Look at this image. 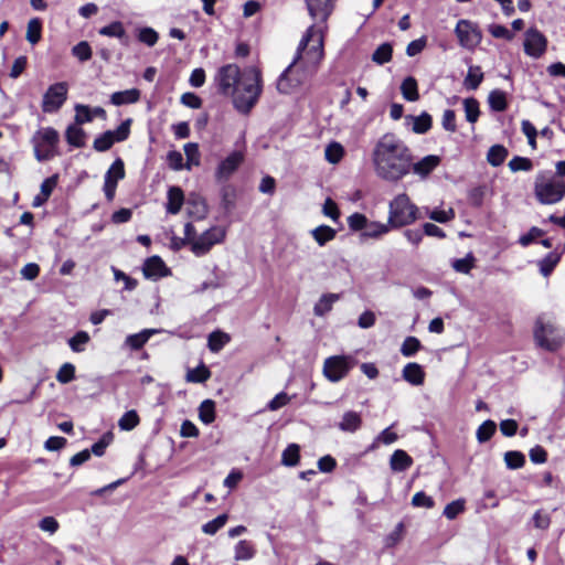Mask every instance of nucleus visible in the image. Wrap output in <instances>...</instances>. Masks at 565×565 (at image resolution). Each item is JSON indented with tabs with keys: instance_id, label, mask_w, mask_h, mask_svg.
<instances>
[{
	"instance_id": "c756f323",
	"label": "nucleus",
	"mask_w": 565,
	"mask_h": 565,
	"mask_svg": "<svg viewBox=\"0 0 565 565\" xmlns=\"http://www.w3.org/2000/svg\"><path fill=\"white\" fill-rule=\"evenodd\" d=\"M188 213L195 218H203L207 213V207L200 196L190 198L188 201Z\"/></svg>"
},
{
	"instance_id": "f03ea898",
	"label": "nucleus",
	"mask_w": 565,
	"mask_h": 565,
	"mask_svg": "<svg viewBox=\"0 0 565 565\" xmlns=\"http://www.w3.org/2000/svg\"><path fill=\"white\" fill-rule=\"evenodd\" d=\"M323 57V35L316 25H310L297 47L290 65L277 81V89L289 94L312 75Z\"/></svg>"
},
{
	"instance_id": "13d9d810",
	"label": "nucleus",
	"mask_w": 565,
	"mask_h": 565,
	"mask_svg": "<svg viewBox=\"0 0 565 565\" xmlns=\"http://www.w3.org/2000/svg\"><path fill=\"white\" fill-rule=\"evenodd\" d=\"M75 122L77 125H83L85 122H89L93 120V113H92V109L86 106V105H82V104H77L75 106Z\"/></svg>"
},
{
	"instance_id": "c85d7f7f",
	"label": "nucleus",
	"mask_w": 565,
	"mask_h": 565,
	"mask_svg": "<svg viewBox=\"0 0 565 565\" xmlns=\"http://www.w3.org/2000/svg\"><path fill=\"white\" fill-rule=\"evenodd\" d=\"M339 299L337 294L323 295L315 305L313 312L318 317L324 316L332 309L333 303Z\"/></svg>"
},
{
	"instance_id": "393cba45",
	"label": "nucleus",
	"mask_w": 565,
	"mask_h": 565,
	"mask_svg": "<svg viewBox=\"0 0 565 565\" xmlns=\"http://www.w3.org/2000/svg\"><path fill=\"white\" fill-rule=\"evenodd\" d=\"M391 230H394L393 226L390 224V221L387 220L386 223L381 222H369L365 227V231L363 232V236L371 237V238H379L384 234H387Z\"/></svg>"
},
{
	"instance_id": "8fccbe9b",
	"label": "nucleus",
	"mask_w": 565,
	"mask_h": 565,
	"mask_svg": "<svg viewBox=\"0 0 565 565\" xmlns=\"http://www.w3.org/2000/svg\"><path fill=\"white\" fill-rule=\"evenodd\" d=\"M504 461L508 468L519 469L524 466L525 457L520 451H507L504 454Z\"/></svg>"
},
{
	"instance_id": "72a5a7b5",
	"label": "nucleus",
	"mask_w": 565,
	"mask_h": 565,
	"mask_svg": "<svg viewBox=\"0 0 565 565\" xmlns=\"http://www.w3.org/2000/svg\"><path fill=\"white\" fill-rule=\"evenodd\" d=\"M508 157V150L501 145L492 146L487 154V160L492 167L501 166Z\"/></svg>"
},
{
	"instance_id": "09e8293b",
	"label": "nucleus",
	"mask_w": 565,
	"mask_h": 565,
	"mask_svg": "<svg viewBox=\"0 0 565 565\" xmlns=\"http://www.w3.org/2000/svg\"><path fill=\"white\" fill-rule=\"evenodd\" d=\"M99 34L105 36L122 39L126 35L125 28L121 22L115 21L99 30Z\"/></svg>"
},
{
	"instance_id": "dca6fc26",
	"label": "nucleus",
	"mask_w": 565,
	"mask_h": 565,
	"mask_svg": "<svg viewBox=\"0 0 565 565\" xmlns=\"http://www.w3.org/2000/svg\"><path fill=\"white\" fill-rule=\"evenodd\" d=\"M335 0H306L307 9L311 18L327 21L332 13Z\"/></svg>"
},
{
	"instance_id": "9d476101",
	"label": "nucleus",
	"mask_w": 565,
	"mask_h": 565,
	"mask_svg": "<svg viewBox=\"0 0 565 565\" xmlns=\"http://www.w3.org/2000/svg\"><path fill=\"white\" fill-rule=\"evenodd\" d=\"M455 33L459 44L469 51L475 50L482 40V32L478 24L466 19H461L457 22Z\"/></svg>"
},
{
	"instance_id": "49530a36",
	"label": "nucleus",
	"mask_w": 565,
	"mask_h": 565,
	"mask_svg": "<svg viewBox=\"0 0 565 565\" xmlns=\"http://www.w3.org/2000/svg\"><path fill=\"white\" fill-rule=\"evenodd\" d=\"M463 108H465L466 119L469 122L475 124L478 120L479 115H480L478 100L475 98H466L463 100Z\"/></svg>"
},
{
	"instance_id": "4d7b16f0",
	"label": "nucleus",
	"mask_w": 565,
	"mask_h": 565,
	"mask_svg": "<svg viewBox=\"0 0 565 565\" xmlns=\"http://www.w3.org/2000/svg\"><path fill=\"white\" fill-rule=\"evenodd\" d=\"M72 53L81 62H86L92 57V49L86 41L77 43L73 49Z\"/></svg>"
},
{
	"instance_id": "412c9836",
	"label": "nucleus",
	"mask_w": 565,
	"mask_h": 565,
	"mask_svg": "<svg viewBox=\"0 0 565 565\" xmlns=\"http://www.w3.org/2000/svg\"><path fill=\"white\" fill-rule=\"evenodd\" d=\"M140 99V90L137 88L115 92L110 96V102L115 106L135 104Z\"/></svg>"
},
{
	"instance_id": "e433bc0d",
	"label": "nucleus",
	"mask_w": 565,
	"mask_h": 565,
	"mask_svg": "<svg viewBox=\"0 0 565 565\" xmlns=\"http://www.w3.org/2000/svg\"><path fill=\"white\" fill-rule=\"evenodd\" d=\"M300 447L297 444H290L281 455V462L287 467H294L299 462Z\"/></svg>"
},
{
	"instance_id": "39448f33",
	"label": "nucleus",
	"mask_w": 565,
	"mask_h": 565,
	"mask_svg": "<svg viewBox=\"0 0 565 565\" xmlns=\"http://www.w3.org/2000/svg\"><path fill=\"white\" fill-rule=\"evenodd\" d=\"M534 194L541 204H555L565 196V182L554 175L540 172L535 178Z\"/></svg>"
},
{
	"instance_id": "423d86ee",
	"label": "nucleus",
	"mask_w": 565,
	"mask_h": 565,
	"mask_svg": "<svg viewBox=\"0 0 565 565\" xmlns=\"http://www.w3.org/2000/svg\"><path fill=\"white\" fill-rule=\"evenodd\" d=\"M563 332L550 320L539 317L535 322L534 339L536 343L548 351L557 350L564 341Z\"/></svg>"
},
{
	"instance_id": "4c0bfd02",
	"label": "nucleus",
	"mask_w": 565,
	"mask_h": 565,
	"mask_svg": "<svg viewBox=\"0 0 565 565\" xmlns=\"http://www.w3.org/2000/svg\"><path fill=\"white\" fill-rule=\"evenodd\" d=\"M200 419L209 425L215 419V403L212 399H205L199 407Z\"/></svg>"
},
{
	"instance_id": "ea45409f",
	"label": "nucleus",
	"mask_w": 565,
	"mask_h": 565,
	"mask_svg": "<svg viewBox=\"0 0 565 565\" xmlns=\"http://www.w3.org/2000/svg\"><path fill=\"white\" fill-rule=\"evenodd\" d=\"M42 23L38 18L28 22L25 38L31 44H36L41 40Z\"/></svg>"
},
{
	"instance_id": "6e6552de",
	"label": "nucleus",
	"mask_w": 565,
	"mask_h": 565,
	"mask_svg": "<svg viewBox=\"0 0 565 565\" xmlns=\"http://www.w3.org/2000/svg\"><path fill=\"white\" fill-rule=\"evenodd\" d=\"M356 360L351 355H332L323 362V375L332 383L344 379L355 365Z\"/></svg>"
},
{
	"instance_id": "79ce46f5",
	"label": "nucleus",
	"mask_w": 565,
	"mask_h": 565,
	"mask_svg": "<svg viewBox=\"0 0 565 565\" xmlns=\"http://www.w3.org/2000/svg\"><path fill=\"white\" fill-rule=\"evenodd\" d=\"M228 334L222 331H214L209 335L207 345L212 352H218L226 343H228Z\"/></svg>"
},
{
	"instance_id": "2f4dec72",
	"label": "nucleus",
	"mask_w": 565,
	"mask_h": 565,
	"mask_svg": "<svg viewBox=\"0 0 565 565\" xmlns=\"http://www.w3.org/2000/svg\"><path fill=\"white\" fill-rule=\"evenodd\" d=\"M153 332V330H143L139 333L130 334L126 338L125 344L131 350H139L147 343Z\"/></svg>"
},
{
	"instance_id": "a18cd8bd",
	"label": "nucleus",
	"mask_w": 565,
	"mask_h": 565,
	"mask_svg": "<svg viewBox=\"0 0 565 565\" xmlns=\"http://www.w3.org/2000/svg\"><path fill=\"white\" fill-rule=\"evenodd\" d=\"M488 102L490 107L495 111H503L508 106L505 94L499 89H494L489 94Z\"/></svg>"
},
{
	"instance_id": "bf43d9fd",
	"label": "nucleus",
	"mask_w": 565,
	"mask_h": 565,
	"mask_svg": "<svg viewBox=\"0 0 565 565\" xmlns=\"http://www.w3.org/2000/svg\"><path fill=\"white\" fill-rule=\"evenodd\" d=\"M114 439L113 433L108 431L102 436V438L92 446V452L95 456H103L105 449L111 444Z\"/></svg>"
},
{
	"instance_id": "c03bdc74",
	"label": "nucleus",
	"mask_w": 565,
	"mask_h": 565,
	"mask_svg": "<svg viewBox=\"0 0 565 565\" xmlns=\"http://www.w3.org/2000/svg\"><path fill=\"white\" fill-rule=\"evenodd\" d=\"M184 153L186 157L185 168L191 169L192 166L200 164V151L199 146L195 142H189L184 145Z\"/></svg>"
},
{
	"instance_id": "a878e982",
	"label": "nucleus",
	"mask_w": 565,
	"mask_h": 565,
	"mask_svg": "<svg viewBox=\"0 0 565 565\" xmlns=\"http://www.w3.org/2000/svg\"><path fill=\"white\" fill-rule=\"evenodd\" d=\"M401 92L403 97L408 102H416L419 99L417 81L412 76H408L403 81Z\"/></svg>"
},
{
	"instance_id": "aec40b11",
	"label": "nucleus",
	"mask_w": 565,
	"mask_h": 565,
	"mask_svg": "<svg viewBox=\"0 0 565 565\" xmlns=\"http://www.w3.org/2000/svg\"><path fill=\"white\" fill-rule=\"evenodd\" d=\"M362 426V417L354 411H348L343 414L338 424L340 430L344 433H355Z\"/></svg>"
},
{
	"instance_id": "b1692460",
	"label": "nucleus",
	"mask_w": 565,
	"mask_h": 565,
	"mask_svg": "<svg viewBox=\"0 0 565 565\" xmlns=\"http://www.w3.org/2000/svg\"><path fill=\"white\" fill-rule=\"evenodd\" d=\"M406 119L413 122L415 134H426L431 128V116L428 113H422L419 116H407Z\"/></svg>"
},
{
	"instance_id": "7ed1b4c3",
	"label": "nucleus",
	"mask_w": 565,
	"mask_h": 565,
	"mask_svg": "<svg viewBox=\"0 0 565 565\" xmlns=\"http://www.w3.org/2000/svg\"><path fill=\"white\" fill-rule=\"evenodd\" d=\"M413 156L409 147L395 134L381 136L371 152V162L377 178L398 182L411 172Z\"/></svg>"
},
{
	"instance_id": "69168bd1",
	"label": "nucleus",
	"mask_w": 565,
	"mask_h": 565,
	"mask_svg": "<svg viewBox=\"0 0 565 565\" xmlns=\"http://www.w3.org/2000/svg\"><path fill=\"white\" fill-rule=\"evenodd\" d=\"M167 161L172 170L179 171L185 166L183 164V156L180 151L172 150L167 154Z\"/></svg>"
},
{
	"instance_id": "20e7f679",
	"label": "nucleus",
	"mask_w": 565,
	"mask_h": 565,
	"mask_svg": "<svg viewBox=\"0 0 565 565\" xmlns=\"http://www.w3.org/2000/svg\"><path fill=\"white\" fill-rule=\"evenodd\" d=\"M420 217L418 206L412 202L406 193L397 194L388 203L387 220L393 228L408 226Z\"/></svg>"
},
{
	"instance_id": "e2e57ef3",
	"label": "nucleus",
	"mask_w": 565,
	"mask_h": 565,
	"mask_svg": "<svg viewBox=\"0 0 565 565\" xmlns=\"http://www.w3.org/2000/svg\"><path fill=\"white\" fill-rule=\"evenodd\" d=\"M158 38V33L151 28H142L138 33V40L148 46H153Z\"/></svg>"
},
{
	"instance_id": "37998d69",
	"label": "nucleus",
	"mask_w": 565,
	"mask_h": 565,
	"mask_svg": "<svg viewBox=\"0 0 565 565\" xmlns=\"http://www.w3.org/2000/svg\"><path fill=\"white\" fill-rule=\"evenodd\" d=\"M497 425L493 420L483 422L477 429V439L480 444L488 441L495 433Z\"/></svg>"
},
{
	"instance_id": "052dcab7",
	"label": "nucleus",
	"mask_w": 565,
	"mask_h": 565,
	"mask_svg": "<svg viewBox=\"0 0 565 565\" xmlns=\"http://www.w3.org/2000/svg\"><path fill=\"white\" fill-rule=\"evenodd\" d=\"M475 257L468 254L463 258H458L452 263V268L458 273L468 274L473 267Z\"/></svg>"
},
{
	"instance_id": "3c124183",
	"label": "nucleus",
	"mask_w": 565,
	"mask_h": 565,
	"mask_svg": "<svg viewBox=\"0 0 565 565\" xmlns=\"http://www.w3.org/2000/svg\"><path fill=\"white\" fill-rule=\"evenodd\" d=\"M422 344L420 341L415 337H407L401 347V353L406 356H413L419 349Z\"/></svg>"
},
{
	"instance_id": "4be33fe9",
	"label": "nucleus",
	"mask_w": 565,
	"mask_h": 565,
	"mask_svg": "<svg viewBox=\"0 0 565 565\" xmlns=\"http://www.w3.org/2000/svg\"><path fill=\"white\" fill-rule=\"evenodd\" d=\"M184 194L179 186H171L168 190L167 212L170 214H178L183 205Z\"/></svg>"
},
{
	"instance_id": "f8f14e48",
	"label": "nucleus",
	"mask_w": 565,
	"mask_h": 565,
	"mask_svg": "<svg viewBox=\"0 0 565 565\" xmlns=\"http://www.w3.org/2000/svg\"><path fill=\"white\" fill-rule=\"evenodd\" d=\"M68 86L65 82L51 85L43 96L42 110L44 113L57 111L67 98Z\"/></svg>"
},
{
	"instance_id": "de8ad7c7",
	"label": "nucleus",
	"mask_w": 565,
	"mask_h": 565,
	"mask_svg": "<svg viewBox=\"0 0 565 565\" xmlns=\"http://www.w3.org/2000/svg\"><path fill=\"white\" fill-rule=\"evenodd\" d=\"M228 520V515L226 513L220 514L212 521L205 523L202 526L203 533L207 535H214L220 529H222Z\"/></svg>"
},
{
	"instance_id": "f3484780",
	"label": "nucleus",
	"mask_w": 565,
	"mask_h": 565,
	"mask_svg": "<svg viewBox=\"0 0 565 565\" xmlns=\"http://www.w3.org/2000/svg\"><path fill=\"white\" fill-rule=\"evenodd\" d=\"M142 271L145 277L151 279H159L161 277H166L170 274L169 268L166 266L164 262L159 256H151L146 259Z\"/></svg>"
},
{
	"instance_id": "4468645a",
	"label": "nucleus",
	"mask_w": 565,
	"mask_h": 565,
	"mask_svg": "<svg viewBox=\"0 0 565 565\" xmlns=\"http://www.w3.org/2000/svg\"><path fill=\"white\" fill-rule=\"evenodd\" d=\"M245 156L242 151H233L225 159H223L216 170L215 178L218 182L227 181L233 173L239 168V166L244 162Z\"/></svg>"
},
{
	"instance_id": "864d4df0",
	"label": "nucleus",
	"mask_w": 565,
	"mask_h": 565,
	"mask_svg": "<svg viewBox=\"0 0 565 565\" xmlns=\"http://www.w3.org/2000/svg\"><path fill=\"white\" fill-rule=\"evenodd\" d=\"M89 341V335L85 331H78L68 340V344L74 352L84 351V345Z\"/></svg>"
},
{
	"instance_id": "338daca9",
	"label": "nucleus",
	"mask_w": 565,
	"mask_h": 565,
	"mask_svg": "<svg viewBox=\"0 0 565 565\" xmlns=\"http://www.w3.org/2000/svg\"><path fill=\"white\" fill-rule=\"evenodd\" d=\"M322 213L330 217L332 221L337 222L340 217V211L338 209V205L335 204V202L328 198L326 201H324V204H323V207H322Z\"/></svg>"
},
{
	"instance_id": "6ab92c4d",
	"label": "nucleus",
	"mask_w": 565,
	"mask_h": 565,
	"mask_svg": "<svg viewBox=\"0 0 565 565\" xmlns=\"http://www.w3.org/2000/svg\"><path fill=\"white\" fill-rule=\"evenodd\" d=\"M402 377L409 384L419 386L424 384L425 372L422 365L415 362H411L404 366L402 371Z\"/></svg>"
},
{
	"instance_id": "6e6d98bb",
	"label": "nucleus",
	"mask_w": 565,
	"mask_h": 565,
	"mask_svg": "<svg viewBox=\"0 0 565 565\" xmlns=\"http://www.w3.org/2000/svg\"><path fill=\"white\" fill-rule=\"evenodd\" d=\"M533 164L529 158L515 156L509 162V168L513 172L530 171Z\"/></svg>"
},
{
	"instance_id": "603ef678",
	"label": "nucleus",
	"mask_w": 565,
	"mask_h": 565,
	"mask_svg": "<svg viewBox=\"0 0 565 565\" xmlns=\"http://www.w3.org/2000/svg\"><path fill=\"white\" fill-rule=\"evenodd\" d=\"M465 510V500L459 499L448 503L444 509V515L448 520L456 519Z\"/></svg>"
},
{
	"instance_id": "5fc2aeb1",
	"label": "nucleus",
	"mask_w": 565,
	"mask_h": 565,
	"mask_svg": "<svg viewBox=\"0 0 565 565\" xmlns=\"http://www.w3.org/2000/svg\"><path fill=\"white\" fill-rule=\"evenodd\" d=\"M75 377V366L71 363H64L56 374V380L62 383L66 384L70 383Z\"/></svg>"
},
{
	"instance_id": "a19ab883",
	"label": "nucleus",
	"mask_w": 565,
	"mask_h": 565,
	"mask_svg": "<svg viewBox=\"0 0 565 565\" xmlns=\"http://www.w3.org/2000/svg\"><path fill=\"white\" fill-rule=\"evenodd\" d=\"M392 53V45L390 43H383L372 54V61L379 65H383L391 61Z\"/></svg>"
},
{
	"instance_id": "a211bd4d",
	"label": "nucleus",
	"mask_w": 565,
	"mask_h": 565,
	"mask_svg": "<svg viewBox=\"0 0 565 565\" xmlns=\"http://www.w3.org/2000/svg\"><path fill=\"white\" fill-rule=\"evenodd\" d=\"M440 163V158L435 154H429L420 159L419 161L411 164V170L422 177L426 178L431 171H434Z\"/></svg>"
},
{
	"instance_id": "1a4fd4ad",
	"label": "nucleus",
	"mask_w": 565,
	"mask_h": 565,
	"mask_svg": "<svg viewBox=\"0 0 565 565\" xmlns=\"http://www.w3.org/2000/svg\"><path fill=\"white\" fill-rule=\"evenodd\" d=\"M224 238L225 230L221 226H212L196 236L190 249L195 256L201 257L207 254L214 245L222 243Z\"/></svg>"
},
{
	"instance_id": "473e14b6",
	"label": "nucleus",
	"mask_w": 565,
	"mask_h": 565,
	"mask_svg": "<svg viewBox=\"0 0 565 565\" xmlns=\"http://www.w3.org/2000/svg\"><path fill=\"white\" fill-rule=\"evenodd\" d=\"M254 555L255 547L249 541L242 540L235 545L234 558L236 561H248L253 558Z\"/></svg>"
},
{
	"instance_id": "0e129e2a",
	"label": "nucleus",
	"mask_w": 565,
	"mask_h": 565,
	"mask_svg": "<svg viewBox=\"0 0 565 565\" xmlns=\"http://www.w3.org/2000/svg\"><path fill=\"white\" fill-rule=\"evenodd\" d=\"M348 224L352 231H365L367 218L364 214L354 213L348 217Z\"/></svg>"
},
{
	"instance_id": "5701e85b",
	"label": "nucleus",
	"mask_w": 565,
	"mask_h": 565,
	"mask_svg": "<svg viewBox=\"0 0 565 565\" xmlns=\"http://www.w3.org/2000/svg\"><path fill=\"white\" fill-rule=\"evenodd\" d=\"M412 465V457L402 449L395 450L391 456L390 466L393 471H405Z\"/></svg>"
},
{
	"instance_id": "c9c22d12",
	"label": "nucleus",
	"mask_w": 565,
	"mask_h": 565,
	"mask_svg": "<svg viewBox=\"0 0 565 565\" xmlns=\"http://www.w3.org/2000/svg\"><path fill=\"white\" fill-rule=\"evenodd\" d=\"M211 377L210 370L201 364L195 369H191L186 372L185 380L190 383H204Z\"/></svg>"
},
{
	"instance_id": "bb28decb",
	"label": "nucleus",
	"mask_w": 565,
	"mask_h": 565,
	"mask_svg": "<svg viewBox=\"0 0 565 565\" xmlns=\"http://www.w3.org/2000/svg\"><path fill=\"white\" fill-rule=\"evenodd\" d=\"M66 141L76 147L81 148L85 145V131L79 127V125H71L66 129Z\"/></svg>"
},
{
	"instance_id": "f257e3e1",
	"label": "nucleus",
	"mask_w": 565,
	"mask_h": 565,
	"mask_svg": "<svg viewBox=\"0 0 565 565\" xmlns=\"http://www.w3.org/2000/svg\"><path fill=\"white\" fill-rule=\"evenodd\" d=\"M214 81L218 93L232 97L234 108L244 115L250 113L263 92L262 72L254 66L241 71L236 64L223 65Z\"/></svg>"
},
{
	"instance_id": "9b49d317",
	"label": "nucleus",
	"mask_w": 565,
	"mask_h": 565,
	"mask_svg": "<svg viewBox=\"0 0 565 565\" xmlns=\"http://www.w3.org/2000/svg\"><path fill=\"white\" fill-rule=\"evenodd\" d=\"M130 122L131 120L127 119L116 130H107L98 136L93 143L94 149L104 152L109 150L115 142L126 140L130 132Z\"/></svg>"
},
{
	"instance_id": "f704fd0d",
	"label": "nucleus",
	"mask_w": 565,
	"mask_h": 565,
	"mask_svg": "<svg viewBox=\"0 0 565 565\" xmlns=\"http://www.w3.org/2000/svg\"><path fill=\"white\" fill-rule=\"evenodd\" d=\"M483 79V73L480 66H470L463 81L466 88L475 90Z\"/></svg>"
},
{
	"instance_id": "58836bf2",
	"label": "nucleus",
	"mask_w": 565,
	"mask_h": 565,
	"mask_svg": "<svg viewBox=\"0 0 565 565\" xmlns=\"http://www.w3.org/2000/svg\"><path fill=\"white\" fill-rule=\"evenodd\" d=\"M140 423L139 415L135 409L126 412L118 420V426L121 430H132Z\"/></svg>"
},
{
	"instance_id": "0eeeda50",
	"label": "nucleus",
	"mask_w": 565,
	"mask_h": 565,
	"mask_svg": "<svg viewBox=\"0 0 565 565\" xmlns=\"http://www.w3.org/2000/svg\"><path fill=\"white\" fill-rule=\"evenodd\" d=\"M58 140V134L52 127H45L38 130L32 138L35 158L39 161L52 159L57 153L56 147Z\"/></svg>"
},
{
	"instance_id": "774afa93",
	"label": "nucleus",
	"mask_w": 565,
	"mask_h": 565,
	"mask_svg": "<svg viewBox=\"0 0 565 565\" xmlns=\"http://www.w3.org/2000/svg\"><path fill=\"white\" fill-rule=\"evenodd\" d=\"M429 218L439 223H446L455 217V212L452 209L447 211L435 209L428 214Z\"/></svg>"
},
{
	"instance_id": "680f3d73",
	"label": "nucleus",
	"mask_w": 565,
	"mask_h": 565,
	"mask_svg": "<svg viewBox=\"0 0 565 565\" xmlns=\"http://www.w3.org/2000/svg\"><path fill=\"white\" fill-rule=\"evenodd\" d=\"M412 504L416 508L431 509L435 503L431 497L427 495L423 491H419L413 495Z\"/></svg>"
},
{
	"instance_id": "2eb2a0df",
	"label": "nucleus",
	"mask_w": 565,
	"mask_h": 565,
	"mask_svg": "<svg viewBox=\"0 0 565 565\" xmlns=\"http://www.w3.org/2000/svg\"><path fill=\"white\" fill-rule=\"evenodd\" d=\"M125 178V166L124 161L118 158L116 159L108 171L105 174L104 193L108 201H111L115 196L117 183L119 180Z\"/></svg>"
},
{
	"instance_id": "ddd939ff",
	"label": "nucleus",
	"mask_w": 565,
	"mask_h": 565,
	"mask_svg": "<svg viewBox=\"0 0 565 565\" xmlns=\"http://www.w3.org/2000/svg\"><path fill=\"white\" fill-rule=\"evenodd\" d=\"M547 47L545 35L535 28H531L525 32L524 52L531 57H541Z\"/></svg>"
},
{
	"instance_id": "7c9ffc66",
	"label": "nucleus",
	"mask_w": 565,
	"mask_h": 565,
	"mask_svg": "<svg viewBox=\"0 0 565 565\" xmlns=\"http://www.w3.org/2000/svg\"><path fill=\"white\" fill-rule=\"evenodd\" d=\"M344 156V148L340 142H330L324 150V158L329 163H339Z\"/></svg>"
},
{
	"instance_id": "cd10ccee",
	"label": "nucleus",
	"mask_w": 565,
	"mask_h": 565,
	"mask_svg": "<svg viewBox=\"0 0 565 565\" xmlns=\"http://www.w3.org/2000/svg\"><path fill=\"white\" fill-rule=\"evenodd\" d=\"M335 230L328 225H320L311 231V235L319 246L326 245L335 237Z\"/></svg>"
}]
</instances>
